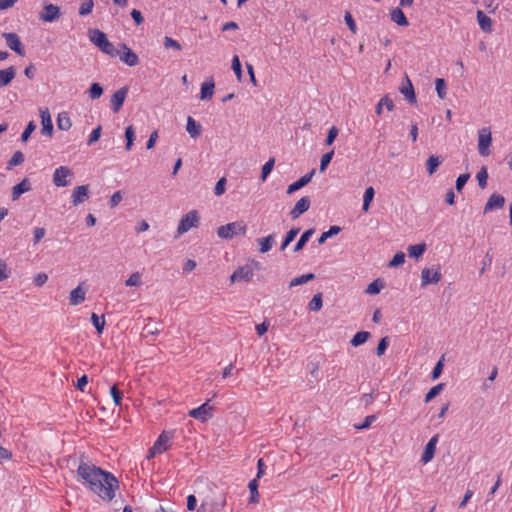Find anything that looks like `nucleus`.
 Masks as SVG:
<instances>
[{
	"label": "nucleus",
	"instance_id": "f257e3e1",
	"mask_svg": "<svg viewBox=\"0 0 512 512\" xmlns=\"http://www.w3.org/2000/svg\"><path fill=\"white\" fill-rule=\"evenodd\" d=\"M77 474L89 489L104 501H111L115 497L116 490L119 489V482L112 473L93 464L81 461L77 468Z\"/></svg>",
	"mask_w": 512,
	"mask_h": 512
},
{
	"label": "nucleus",
	"instance_id": "f03ea898",
	"mask_svg": "<svg viewBox=\"0 0 512 512\" xmlns=\"http://www.w3.org/2000/svg\"><path fill=\"white\" fill-rule=\"evenodd\" d=\"M88 37L90 41L103 53L109 55L110 57H116L119 55V49H116L114 45L108 40L107 35L99 29H89Z\"/></svg>",
	"mask_w": 512,
	"mask_h": 512
},
{
	"label": "nucleus",
	"instance_id": "7ed1b4c3",
	"mask_svg": "<svg viewBox=\"0 0 512 512\" xmlns=\"http://www.w3.org/2000/svg\"><path fill=\"white\" fill-rule=\"evenodd\" d=\"M246 231V224L242 221H236L220 226L217 229V235L219 238L229 240L236 235H245Z\"/></svg>",
	"mask_w": 512,
	"mask_h": 512
},
{
	"label": "nucleus",
	"instance_id": "20e7f679",
	"mask_svg": "<svg viewBox=\"0 0 512 512\" xmlns=\"http://www.w3.org/2000/svg\"><path fill=\"white\" fill-rule=\"evenodd\" d=\"M200 223V216L198 214L197 210H191L187 214L183 215L178 228L177 233L178 235H182L186 232H188L191 228L198 227Z\"/></svg>",
	"mask_w": 512,
	"mask_h": 512
},
{
	"label": "nucleus",
	"instance_id": "39448f33",
	"mask_svg": "<svg viewBox=\"0 0 512 512\" xmlns=\"http://www.w3.org/2000/svg\"><path fill=\"white\" fill-rule=\"evenodd\" d=\"M442 278L440 265H433L430 268H424L421 271V286L437 284Z\"/></svg>",
	"mask_w": 512,
	"mask_h": 512
},
{
	"label": "nucleus",
	"instance_id": "423d86ee",
	"mask_svg": "<svg viewBox=\"0 0 512 512\" xmlns=\"http://www.w3.org/2000/svg\"><path fill=\"white\" fill-rule=\"evenodd\" d=\"M73 171L67 166H60L53 173V183L56 187H66L70 184Z\"/></svg>",
	"mask_w": 512,
	"mask_h": 512
},
{
	"label": "nucleus",
	"instance_id": "0eeeda50",
	"mask_svg": "<svg viewBox=\"0 0 512 512\" xmlns=\"http://www.w3.org/2000/svg\"><path fill=\"white\" fill-rule=\"evenodd\" d=\"M209 401L207 400L201 406L192 409L189 411L188 415L192 418H195L201 422H206L207 420L213 417V406L209 405Z\"/></svg>",
	"mask_w": 512,
	"mask_h": 512
},
{
	"label": "nucleus",
	"instance_id": "6e6552de",
	"mask_svg": "<svg viewBox=\"0 0 512 512\" xmlns=\"http://www.w3.org/2000/svg\"><path fill=\"white\" fill-rule=\"evenodd\" d=\"M492 142L491 131L489 128H482L478 132V151L481 156L490 154L489 146Z\"/></svg>",
	"mask_w": 512,
	"mask_h": 512
},
{
	"label": "nucleus",
	"instance_id": "1a4fd4ad",
	"mask_svg": "<svg viewBox=\"0 0 512 512\" xmlns=\"http://www.w3.org/2000/svg\"><path fill=\"white\" fill-rule=\"evenodd\" d=\"M61 17L60 7L54 4H44L42 11L39 13V19L44 22H54Z\"/></svg>",
	"mask_w": 512,
	"mask_h": 512
},
{
	"label": "nucleus",
	"instance_id": "9d476101",
	"mask_svg": "<svg viewBox=\"0 0 512 512\" xmlns=\"http://www.w3.org/2000/svg\"><path fill=\"white\" fill-rule=\"evenodd\" d=\"M3 38L6 41L7 46L17 53L19 56L25 55L24 46L20 40V37L14 32L3 33Z\"/></svg>",
	"mask_w": 512,
	"mask_h": 512
},
{
	"label": "nucleus",
	"instance_id": "9b49d317",
	"mask_svg": "<svg viewBox=\"0 0 512 512\" xmlns=\"http://www.w3.org/2000/svg\"><path fill=\"white\" fill-rule=\"evenodd\" d=\"M120 48L121 50H119L118 56L122 62L130 67H134L139 64V57L131 48L124 43L120 45Z\"/></svg>",
	"mask_w": 512,
	"mask_h": 512
},
{
	"label": "nucleus",
	"instance_id": "f8f14e48",
	"mask_svg": "<svg viewBox=\"0 0 512 512\" xmlns=\"http://www.w3.org/2000/svg\"><path fill=\"white\" fill-rule=\"evenodd\" d=\"M89 186L81 185L74 188L71 195V202L74 206L84 203L89 198Z\"/></svg>",
	"mask_w": 512,
	"mask_h": 512
},
{
	"label": "nucleus",
	"instance_id": "ddd939ff",
	"mask_svg": "<svg viewBox=\"0 0 512 512\" xmlns=\"http://www.w3.org/2000/svg\"><path fill=\"white\" fill-rule=\"evenodd\" d=\"M128 87L127 86H124L120 89H118L111 97L110 99V103H111V108L113 110L114 113H117L120 111V109L122 108L123 106V103L125 101V98L128 94Z\"/></svg>",
	"mask_w": 512,
	"mask_h": 512
},
{
	"label": "nucleus",
	"instance_id": "4468645a",
	"mask_svg": "<svg viewBox=\"0 0 512 512\" xmlns=\"http://www.w3.org/2000/svg\"><path fill=\"white\" fill-rule=\"evenodd\" d=\"M311 200L308 196L299 199L293 209L290 211V216L293 220L299 218L303 213L309 210Z\"/></svg>",
	"mask_w": 512,
	"mask_h": 512
},
{
	"label": "nucleus",
	"instance_id": "2eb2a0df",
	"mask_svg": "<svg viewBox=\"0 0 512 512\" xmlns=\"http://www.w3.org/2000/svg\"><path fill=\"white\" fill-rule=\"evenodd\" d=\"M253 277V270L250 266L245 265L237 268L233 274L231 275L230 279L232 282H238V281H245L248 282Z\"/></svg>",
	"mask_w": 512,
	"mask_h": 512
},
{
	"label": "nucleus",
	"instance_id": "dca6fc26",
	"mask_svg": "<svg viewBox=\"0 0 512 512\" xmlns=\"http://www.w3.org/2000/svg\"><path fill=\"white\" fill-rule=\"evenodd\" d=\"M84 282H81L76 288H74L69 294V302L73 306L81 304L85 300L87 289L84 288Z\"/></svg>",
	"mask_w": 512,
	"mask_h": 512
},
{
	"label": "nucleus",
	"instance_id": "f3484780",
	"mask_svg": "<svg viewBox=\"0 0 512 512\" xmlns=\"http://www.w3.org/2000/svg\"><path fill=\"white\" fill-rule=\"evenodd\" d=\"M439 435H434L426 444L425 449L421 456V461L426 464L429 461H431L434 457L435 450H436V444L438 442Z\"/></svg>",
	"mask_w": 512,
	"mask_h": 512
},
{
	"label": "nucleus",
	"instance_id": "a211bd4d",
	"mask_svg": "<svg viewBox=\"0 0 512 512\" xmlns=\"http://www.w3.org/2000/svg\"><path fill=\"white\" fill-rule=\"evenodd\" d=\"M40 117H41V124H42L41 133L43 135H47V136L51 137L53 134V124H52L49 110L47 108L40 109Z\"/></svg>",
	"mask_w": 512,
	"mask_h": 512
},
{
	"label": "nucleus",
	"instance_id": "6ab92c4d",
	"mask_svg": "<svg viewBox=\"0 0 512 512\" xmlns=\"http://www.w3.org/2000/svg\"><path fill=\"white\" fill-rule=\"evenodd\" d=\"M505 204V198L501 194L493 193L484 207V213H488L494 209H501Z\"/></svg>",
	"mask_w": 512,
	"mask_h": 512
},
{
	"label": "nucleus",
	"instance_id": "aec40b11",
	"mask_svg": "<svg viewBox=\"0 0 512 512\" xmlns=\"http://www.w3.org/2000/svg\"><path fill=\"white\" fill-rule=\"evenodd\" d=\"M173 436L174 432L163 431L153 444L155 450H159L161 453L167 451L169 448V442Z\"/></svg>",
	"mask_w": 512,
	"mask_h": 512
},
{
	"label": "nucleus",
	"instance_id": "412c9836",
	"mask_svg": "<svg viewBox=\"0 0 512 512\" xmlns=\"http://www.w3.org/2000/svg\"><path fill=\"white\" fill-rule=\"evenodd\" d=\"M314 174H315V170L312 169L309 173L302 176L296 182L290 184L287 188V194H292V193L298 191L299 189L303 188L304 186H306L311 181Z\"/></svg>",
	"mask_w": 512,
	"mask_h": 512
},
{
	"label": "nucleus",
	"instance_id": "4be33fe9",
	"mask_svg": "<svg viewBox=\"0 0 512 512\" xmlns=\"http://www.w3.org/2000/svg\"><path fill=\"white\" fill-rule=\"evenodd\" d=\"M405 82L406 84L400 87V92L404 95L409 103L415 104L417 102L416 94L414 87L407 75L405 76Z\"/></svg>",
	"mask_w": 512,
	"mask_h": 512
},
{
	"label": "nucleus",
	"instance_id": "5701e85b",
	"mask_svg": "<svg viewBox=\"0 0 512 512\" xmlns=\"http://www.w3.org/2000/svg\"><path fill=\"white\" fill-rule=\"evenodd\" d=\"M478 24L481 30L485 33H491L493 28V22L490 17H488L483 11L478 10L476 13Z\"/></svg>",
	"mask_w": 512,
	"mask_h": 512
},
{
	"label": "nucleus",
	"instance_id": "b1692460",
	"mask_svg": "<svg viewBox=\"0 0 512 512\" xmlns=\"http://www.w3.org/2000/svg\"><path fill=\"white\" fill-rule=\"evenodd\" d=\"M31 190V183L27 178H24L21 182L16 184L12 189V200L16 201L19 199V197L25 193Z\"/></svg>",
	"mask_w": 512,
	"mask_h": 512
},
{
	"label": "nucleus",
	"instance_id": "393cba45",
	"mask_svg": "<svg viewBox=\"0 0 512 512\" xmlns=\"http://www.w3.org/2000/svg\"><path fill=\"white\" fill-rule=\"evenodd\" d=\"M16 76V69L10 66L6 69L0 70V88L9 85Z\"/></svg>",
	"mask_w": 512,
	"mask_h": 512
},
{
	"label": "nucleus",
	"instance_id": "a878e982",
	"mask_svg": "<svg viewBox=\"0 0 512 512\" xmlns=\"http://www.w3.org/2000/svg\"><path fill=\"white\" fill-rule=\"evenodd\" d=\"M390 18L393 22H395L397 25L405 27L409 25V22L407 20V17L405 16L404 12L401 8L396 7L391 10L390 12Z\"/></svg>",
	"mask_w": 512,
	"mask_h": 512
},
{
	"label": "nucleus",
	"instance_id": "bb28decb",
	"mask_svg": "<svg viewBox=\"0 0 512 512\" xmlns=\"http://www.w3.org/2000/svg\"><path fill=\"white\" fill-rule=\"evenodd\" d=\"M257 243L259 245V252L264 254L271 250L273 244L275 243V235L270 234L266 237L257 239Z\"/></svg>",
	"mask_w": 512,
	"mask_h": 512
},
{
	"label": "nucleus",
	"instance_id": "cd10ccee",
	"mask_svg": "<svg viewBox=\"0 0 512 512\" xmlns=\"http://www.w3.org/2000/svg\"><path fill=\"white\" fill-rule=\"evenodd\" d=\"M186 130L192 138H197L201 135L202 126L189 116L187 118Z\"/></svg>",
	"mask_w": 512,
	"mask_h": 512
},
{
	"label": "nucleus",
	"instance_id": "c85d7f7f",
	"mask_svg": "<svg viewBox=\"0 0 512 512\" xmlns=\"http://www.w3.org/2000/svg\"><path fill=\"white\" fill-rule=\"evenodd\" d=\"M215 84L213 79H210L209 81H205L201 85V91H200V99L206 100L211 99L214 93Z\"/></svg>",
	"mask_w": 512,
	"mask_h": 512
},
{
	"label": "nucleus",
	"instance_id": "c756f323",
	"mask_svg": "<svg viewBox=\"0 0 512 512\" xmlns=\"http://www.w3.org/2000/svg\"><path fill=\"white\" fill-rule=\"evenodd\" d=\"M314 232L315 230L313 228L304 231L303 234L300 236L299 240L297 241V243L295 244L293 251H301L306 245V243L309 241L310 237L314 234Z\"/></svg>",
	"mask_w": 512,
	"mask_h": 512
},
{
	"label": "nucleus",
	"instance_id": "7c9ffc66",
	"mask_svg": "<svg viewBox=\"0 0 512 512\" xmlns=\"http://www.w3.org/2000/svg\"><path fill=\"white\" fill-rule=\"evenodd\" d=\"M72 126L71 119L67 112L59 113L57 117V127L59 130L68 131Z\"/></svg>",
	"mask_w": 512,
	"mask_h": 512
},
{
	"label": "nucleus",
	"instance_id": "2f4dec72",
	"mask_svg": "<svg viewBox=\"0 0 512 512\" xmlns=\"http://www.w3.org/2000/svg\"><path fill=\"white\" fill-rule=\"evenodd\" d=\"M371 337L370 332L359 331L351 339L350 343L354 347L364 344Z\"/></svg>",
	"mask_w": 512,
	"mask_h": 512
},
{
	"label": "nucleus",
	"instance_id": "473e14b6",
	"mask_svg": "<svg viewBox=\"0 0 512 512\" xmlns=\"http://www.w3.org/2000/svg\"><path fill=\"white\" fill-rule=\"evenodd\" d=\"M441 163L442 159L439 156L431 155L426 162L428 174L433 175Z\"/></svg>",
	"mask_w": 512,
	"mask_h": 512
},
{
	"label": "nucleus",
	"instance_id": "72a5a7b5",
	"mask_svg": "<svg viewBox=\"0 0 512 512\" xmlns=\"http://www.w3.org/2000/svg\"><path fill=\"white\" fill-rule=\"evenodd\" d=\"M426 250V244L420 243L416 245H410L407 249L409 257L418 259L421 257Z\"/></svg>",
	"mask_w": 512,
	"mask_h": 512
},
{
	"label": "nucleus",
	"instance_id": "f704fd0d",
	"mask_svg": "<svg viewBox=\"0 0 512 512\" xmlns=\"http://www.w3.org/2000/svg\"><path fill=\"white\" fill-rule=\"evenodd\" d=\"M341 232V227L333 225L331 226L328 231H325L321 234V236L318 238V244L322 245L326 242L328 238H331Z\"/></svg>",
	"mask_w": 512,
	"mask_h": 512
},
{
	"label": "nucleus",
	"instance_id": "c9c22d12",
	"mask_svg": "<svg viewBox=\"0 0 512 512\" xmlns=\"http://www.w3.org/2000/svg\"><path fill=\"white\" fill-rule=\"evenodd\" d=\"M299 231H300L299 228H292L286 233V235L282 241V244L280 246V251L283 252L287 248V246L296 238Z\"/></svg>",
	"mask_w": 512,
	"mask_h": 512
},
{
	"label": "nucleus",
	"instance_id": "e433bc0d",
	"mask_svg": "<svg viewBox=\"0 0 512 512\" xmlns=\"http://www.w3.org/2000/svg\"><path fill=\"white\" fill-rule=\"evenodd\" d=\"M375 195V190L372 186L366 188L363 196V206L362 210L367 212L369 210L370 204L373 201Z\"/></svg>",
	"mask_w": 512,
	"mask_h": 512
},
{
	"label": "nucleus",
	"instance_id": "4c0bfd02",
	"mask_svg": "<svg viewBox=\"0 0 512 512\" xmlns=\"http://www.w3.org/2000/svg\"><path fill=\"white\" fill-rule=\"evenodd\" d=\"M258 480L257 478L256 479H253L249 482V490H250V498H249V502L250 503H258L259 502V493H258Z\"/></svg>",
	"mask_w": 512,
	"mask_h": 512
},
{
	"label": "nucleus",
	"instance_id": "58836bf2",
	"mask_svg": "<svg viewBox=\"0 0 512 512\" xmlns=\"http://www.w3.org/2000/svg\"><path fill=\"white\" fill-rule=\"evenodd\" d=\"M383 288H384V283L381 279L378 278V279L374 280L373 282H371L367 286L365 292L370 295H376V294L380 293V291Z\"/></svg>",
	"mask_w": 512,
	"mask_h": 512
},
{
	"label": "nucleus",
	"instance_id": "ea45409f",
	"mask_svg": "<svg viewBox=\"0 0 512 512\" xmlns=\"http://www.w3.org/2000/svg\"><path fill=\"white\" fill-rule=\"evenodd\" d=\"M314 278H315V274H313V273L303 274L301 276L293 278L290 281L289 287H295L298 285L305 284V283L313 280Z\"/></svg>",
	"mask_w": 512,
	"mask_h": 512
},
{
	"label": "nucleus",
	"instance_id": "a19ab883",
	"mask_svg": "<svg viewBox=\"0 0 512 512\" xmlns=\"http://www.w3.org/2000/svg\"><path fill=\"white\" fill-rule=\"evenodd\" d=\"M125 138H126V145L125 150L130 151L132 149L134 140H135V131L133 126H128L125 129Z\"/></svg>",
	"mask_w": 512,
	"mask_h": 512
},
{
	"label": "nucleus",
	"instance_id": "79ce46f5",
	"mask_svg": "<svg viewBox=\"0 0 512 512\" xmlns=\"http://www.w3.org/2000/svg\"><path fill=\"white\" fill-rule=\"evenodd\" d=\"M91 321L98 332V334H101L103 332L104 326H105V317L102 315L99 317L96 313H92L91 315Z\"/></svg>",
	"mask_w": 512,
	"mask_h": 512
},
{
	"label": "nucleus",
	"instance_id": "37998d69",
	"mask_svg": "<svg viewBox=\"0 0 512 512\" xmlns=\"http://www.w3.org/2000/svg\"><path fill=\"white\" fill-rule=\"evenodd\" d=\"M445 383H439L436 386L432 387L425 395V402L428 403L436 396L440 394V392L444 389Z\"/></svg>",
	"mask_w": 512,
	"mask_h": 512
},
{
	"label": "nucleus",
	"instance_id": "c03bdc74",
	"mask_svg": "<svg viewBox=\"0 0 512 512\" xmlns=\"http://www.w3.org/2000/svg\"><path fill=\"white\" fill-rule=\"evenodd\" d=\"M323 300H322V294L317 293L313 296L311 301L308 304V308L311 311H319L322 308Z\"/></svg>",
	"mask_w": 512,
	"mask_h": 512
},
{
	"label": "nucleus",
	"instance_id": "a18cd8bd",
	"mask_svg": "<svg viewBox=\"0 0 512 512\" xmlns=\"http://www.w3.org/2000/svg\"><path fill=\"white\" fill-rule=\"evenodd\" d=\"M435 88H436L438 97L440 99H445L446 94H447V92H446L447 86H446L445 80L442 78H437L435 81Z\"/></svg>",
	"mask_w": 512,
	"mask_h": 512
},
{
	"label": "nucleus",
	"instance_id": "49530a36",
	"mask_svg": "<svg viewBox=\"0 0 512 512\" xmlns=\"http://www.w3.org/2000/svg\"><path fill=\"white\" fill-rule=\"evenodd\" d=\"M88 93L91 99H98L103 94V88L99 83H92L88 90Z\"/></svg>",
	"mask_w": 512,
	"mask_h": 512
},
{
	"label": "nucleus",
	"instance_id": "de8ad7c7",
	"mask_svg": "<svg viewBox=\"0 0 512 512\" xmlns=\"http://www.w3.org/2000/svg\"><path fill=\"white\" fill-rule=\"evenodd\" d=\"M232 70L234 71L236 77H237V80L239 82L242 81V66H241V62H240V59L237 55H235L232 59Z\"/></svg>",
	"mask_w": 512,
	"mask_h": 512
},
{
	"label": "nucleus",
	"instance_id": "09e8293b",
	"mask_svg": "<svg viewBox=\"0 0 512 512\" xmlns=\"http://www.w3.org/2000/svg\"><path fill=\"white\" fill-rule=\"evenodd\" d=\"M24 154L21 151H16L8 161V169L14 166L21 165L24 162Z\"/></svg>",
	"mask_w": 512,
	"mask_h": 512
},
{
	"label": "nucleus",
	"instance_id": "8fccbe9b",
	"mask_svg": "<svg viewBox=\"0 0 512 512\" xmlns=\"http://www.w3.org/2000/svg\"><path fill=\"white\" fill-rule=\"evenodd\" d=\"M478 185L480 188L484 189L487 186L488 172L487 168L483 166L480 171L476 175Z\"/></svg>",
	"mask_w": 512,
	"mask_h": 512
},
{
	"label": "nucleus",
	"instance_id": "3c124183",
	"mask_svg": "<svg viewBox=\"0 0 512 512\" xmlns=\"http://www.w3.org/2000/svg\"><path fill=\"white\" fill-rule=\"evenodd\" d=\"M94 7V1L93 0H85L79 7V15L80 16H86L90 14Z\"/></svg>",
	"mask_w": 512,
	"mask_h": 512
},
{
	"label": "nucleus",
	"instance_id": "603ef678",
	"mask_svg": "<svg viewBox=\"0 0 512 512\" xmlns=\"http://www.w3.org/2000/svg\"><path fill=\"white\" fill-rule=\"evenodd\" d=\"M274 164H275V159L274 158H271L269 159L262 167V171H261V180L262 181H265L266 178L268 177V175L271 173L273 167H274Z\"/></svg>",
	"mask_w": 512,
	"mask_h": 512
},
{
	"label": "nucleus",
	"instance_id": "864d4df0",
	"mask_svg": "<svg viewBox=\"0 0 512 512\" xmlns=\"http://www.w3.org/2000/svg\"><path fill=\"white\" fill-rule=\"evenodd\" d=\"M444 367V356H442L433 368L431 373L432 380H436L440 377Z\"/></svg>",
	"mask_w": 512,
	"mask_h": 512
},
{
	"label": "nucleus",
	"instance_id": "5fc2aeb1",
	"mask_svg": "<svg viewBox=\"0 0 512 512\" xmlns=\"http://www.w3.org/2000/svg\"><path fill=\"white\" fill-rule=\"evenodd\" d=\"M334 155V151L331 150L330 152L325 153L320 160V172H324L328 165L330 164L332 158Z\"/></svg>",
	"mask_w": 512,
	"mask_h": 512
},
{
	"label": "nucleus",
	"instance_id": "6e6d98bb",
	"mask_svg": "<svg viewBox=\"0 0 512 512\" xmlns=\"http://www.w3.org/2000/svg\"><path fill=\"white\" fill-rule=\"evenodd\" d=\"M125 285L132 286H140L141 285V274L139 272L132 273L129 278L125 281Z\"/></svg>",
	"mask_w": 512,
	"mask_h": 512
},
{
	"label": "nucleus",
	"instance_id": "4d7b16f0",
	"mask_svg": "<svg viewBox=\"0 0 512 512\" xmlns=\"http://www.w3.org/2000/svg\"><path fill=\"white\" fill-rule=\"evenodd\" d=\"M110 394L113 398L114 404L119 406L123 398V393L118 389L117 385H113L110 388Z\"/></svg>",
	"mask_w": 512,
	"mask_h": 512
},
{
	"label": "nucleus",
	"instance_id": "13d9d810",
	"mask_svg": "<svg viewBox=\"0 0 512 512\" xmlns=\"http://www.w3.org/2000/svg\"><path fill=\"white\" fill-rule=\"evenodd\" d=\"M405 261V254L403 252H397L393 258L390 260L388 266L389 267H398L402 265Z\"/></svg>",
	"mask_w": 512,
	"mask_h": 512
},
{
	"label": "nucleus",
	"instance_id": "bf43d9fd",
	"mask_svg": "<svg viewBox=\"0 0 512 512\" xmlns=\"http://www.w3.org/2000/svg\"><path fill=\"white\" fill-rule=\"evenodd\" d=\"M163 44L166 49L173 48L177 51L182 50L181 44L178 41H176L173 38L168 37V36L164 37Z\"/></svg>",
	"mask_w": 512,
	"mask_h": 512
},
{
	"label": "nucleus",
	"instance_id": "052dcab7",
	"mask_svg": "<svg viewBox=\"0 0 512 512\" xmlns=\"http://www.w3.org/2000/svg\"><path fill=\"white\" fill-rule=\"evenodd\" d=\"M226 505L225 497H221L217 500L209 501V506L212 508L213 512L222 511V508Z\"/></svg>",
	"mask_w": 512,
	"mask_h": 512
},
{
	"label": "nucleus",
	"instance_id": "680f3d73",
	"mask_svg": "<svg viewBox=\"0 0 512 512\" xmlns=\"http://www.w3.org/2000/svg\"><path fill=\"white\" fill-rule=\"evenodd\" d=\"M469 178H470L469 173L461 174L457 177L455 187L458 192L462 191V189L464 188V186L467 183V181L469 180Z\"/></svg>",
	"mask_w": 512,
	"mask_h": 512
},
{
	"label": "nucleus",
	"instance_id": "e2e57ef3",
	"mask_svg": "<svg viewBox=\"0 0 512 512\" xmlns=\"http://www.w3.org/2000/svg\"><path fill=\"white\" fill-rule=\"evenodd\" d=\"M35 129L36 124L33 121H30L21 135V141L26 142Z\"/></svg>",
	"mask_w": 512,
	"mask_h": 512
},
{
	"label": "nucleus",
	"instance_id": "0e129e2a",
	"mask_svg": "<svg viewBox=\"0 0 512 512\" xmlns=\"http://www.w3.org/2000/svg\"><path fill=\"white\" fill-rule=\"evenodd\" d=\"M102 127L98 125L90 134L89 139L87 141V145L91 146L95 142H97L101 136Z\"/></svg>",
	"mask_w": 512,
	"mask_h": 512
},
{
	"label": "nucleus",
	"instance_id": "69168bd1",
	"mask_svg": "<svg viewBox=\"0 0 512 512\" xmlns=\"http://www.w3.org/2000/svg\"><path fill=\"white\" fill-rule=\"evenodd\" d=\"M388 345H389L388 337L381 338L377 345V348H376V354L378 356H382L385 353L386 349L388 348Z\"/></svg>",
	"mask_w": 512,
	"mask_h": 512
},
{
	"label": "nucleus",
	"instance_id": "338daca9",
	"mask_svg": "<svg viewBox=\"0 0 512 512\" xmlns=\"http://www.w3.org/2000/svg\"><path fill=\"white\" fill-rule=\"evenodd\" d=\"M339 130L336 126H332L330 130L328 131L327 138L325 140V144L330 146L335 141L336 137L338 136Z\"/></svg>",
	"mask_w": 512,
	"mask_h": 512
},
{
	"label": "nucleus",
	"instance_id": "774afa93",
	"mask_svg": "<svg viewBox=\"0 0 512 512\" xmlns=\"http://www.w3.org/2000/svg\"><path fill=\"white\" fill-rule=\"evenodd\" d=\"M225 186H226V178L222 177L220 178L214 188V193L216 196H221L225 192Z\"/></svg>",
	"mask_w": 512,
	"mask_h": 512
}]
</instances>
